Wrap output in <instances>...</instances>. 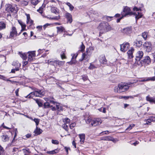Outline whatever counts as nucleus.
Wrapping results in <instances>:
<instances>
[{
    "mask_svg": "<svg viewBox=\"0 0 155 155\" xmlns=\"http://www.w3.org/2000/svg\"><path fill=\"white\" fill-rule=\"evenodd\" d=\"M133 10L134 11H135L134 13L130 12V8L126 6L124 8L123 12H121V15L123 16L126 17L128 15H134L135 16L136 21L142 17L143 15L141 13V9L140 8L134 7L133 8Z\"/></svg>",
    "mask_w": 155,
    "mask_h": 155,
    "instance_id": "1",
    "label": "nucleus"
},
{
    "mask_svg": "<svg viewBox=\"0 0 155 155\" xmlns=\"http://www.w3.org/2000/svg\"><path fill=\"white\" fill-rule=\"evenodd\" d=\"M97 28L102 32H107L113 29L109 25L105 22L101 23L98 26Z\"/></svg>",
    "mask_w": 155,
    "mask_h": 155,
    "instance_id": "2",
    "label": "nucleus"
},
{
    "mask_svg": "<svg viewBox=\"0 0 155 155\" xmlns=\"http://www.w3.org/2000/svg\"><path fill=\"white\" fill-rule=\"evenodd\" d=\"M45 94V92L43 90L37 89L34 91L30 93L25 97L27 98H30L33 97L34 96L41 97L43 96Z\"/></svg>",
    "mask_w": 155,
    "mask_h": 155,
    "instance_id": "3",
    "label": "nucleus"
},
{
    "mask_svg": "<svg viewBox=\"0 0 155 155\" xmlns=\"http://www.w3.org/2000/svg\"><path fill=\"white\" fill-rule=\"evenodd\" d=\"M130 87V85L127 83H121L119 84V87L121 92H124L128 90Z\"/></svg>",
    "mask_w": 155,
    "mask_h": 155,
    "instance_id": "4",
    "label": "nucleus"
},
{
    "mask_svg": "<svg viewBox=\"0 0 155 155\" xmlns=\"http://www.w3.org/2000/svg\"><path fill=\"white\" fill-rule=\"evenodd\" d=\"M18 35L16 28L14 26H12L10 29V38H13L17 36Z\"/></svg>",
    "mask_w": 155,
    "mask_h": 155,
    "instance_id": "5",
    "label": "nucleus"
},
{
    "mask_svg": "<svg viewBox=\"0 0 155 155\" xmlns=\"http://www.w3.org/2000/svg\"><path fill=\"white\" fill-rule=\"evenodd\" d=\"M144 48L147 52H150L152 49L151 44L150 42L146 41L143 44Z\"/></svg>",
    "mask_w": 155,
    "mask_h": 155,
    "instance_id": "6",
    "label": "nucleus"
},
{
    "mask_svg": "<svg viewBox=\"0 0 155 155\" xmlns=\"http://www.w3.org/2000/svg\"><path fill=\"white\" fill-rule=\"evenodd\" d=\"M129 47V44L128 42H124L120 45V50L122 52H125L128 49Z\"/></svg>",
    "mask_w": 155,
    "mask_h": 155,
    "instance_id": "7",
    "label": "nucleus"
},
{
    "mask_svg": "<svg viewBox=\"0 0 155 155\" xmlns=\"http://www.w3.org/2000/svg\"><path fill=\"white\" fill-rule=\"evenodd\" d=\"M28 61L29 62L33 61L34 59V57L35 55V51H30L28 52Z\"/></svg>",
    "mask_w": 155,
    "mask_h": 155,
    "instance_id": "8",
    "label": "nucleus"
},
{
    "mask_svg": "<svg viewBox=\"0 0 155 155\" xmlns=\"http://www.w3.org/2000/svg\"><path fill=\"white\" fill-rule=\"evenodd\" d=\"M28 61L29 62L33 61L34 59V57L35 55V51H30L28 52Z\"/></svg>",
    "mask_w": 155,
    "mask_h": 155,
    "instance_id": "9",
    "label": "nucleus"
},
{
    "mask_svg": "<svg viewBox=\"0 0 155 155\" xmlns=\"http://www.w3.org/2000/svg\"><path fill=\"white\" fill-rule=\"evenodd\" d=\"M102 123L101 120L99 118H97L95 120H93L91 122V125L92 126H96L100 125Z\"/></svg>",
    "mask_w": 155,
    "mask_h": 155,
    "instance_id": "10",
    "label": "nucleus"
},
{
    "mask_svg": "<svg viewBox=\"0 0 155 155\" xmlns=\"http://www.w3.org/2000/svg\"><path fill=\"white\" fill-rule=\"evenodd\" d=\"M99 61L100 63L103 64H107V60L105 56L104 55H101L99 58Z\"/></svg>",
    "mask_w": 155,
    "mask_h": 155,
    "instance_id": "11",
    "label": "nucleus"
},
{
    "mask_svg": "<svg viewBox=\"0 0 155 155\" xmlns=\"http://www.w3.org/2000/svg\"><path fill=\"white\" fill-rule=\"evenodd\" d=\"M143 52L142 51H138L136 53V60H139L143 57Z\"/></svg>",
    "mask_w": 155,
    "mask_h": 155,
    "instance_id": "12",
    "label": "nucleus"
},
{
    "mask_svg": "<svg viewBox=\"0 0 155 155\" xmlns=\"http://www.w3.org/2000/svg\"><path fill=\"white\" fill-rule=\"evenodd\" d=\"M131 27H128L123 28L121 31V32L124 34L128 35L131 33Z\"/></svg>",
    "mask_w": 155,
    "mask_h": 155,
    "instance_id": "13",
    "label": "nucleus"
},
{
    "mask_svg": "<svg viewBox=\"0 0 155 155\" xmlns=\"http://www.w3.org/2000/svg\"><path fill=\"white\" fill-rule=\"evenodd\" d=\"M90 55L84 53L82 56V59H80V61H81L83 60H85L86 61H87L90 57Z\"/></svg>",
    "mask_w": 155,
    "mask_h": 155,
    "instance_id": "14",
    "label": "nucleus"
},
{
    "mask_svg": "<svg viewBox=\"0 0 155 155\" xmlns=\"http://www.w3.org/2000/svg\"><path fill=\"white\" fill-rule=\"evenodd\" d=\"M9 9L11 12L14 13H16L18 10L16 5H11Z\"/></svg>",
    "mask_w": 155,
    "mask_h": 155,
    "instance_id": "15",
    "label": "nucleus"
},
{
    "mask_svg": "<svg viewBox=\"0 0 155 155\" xmlns=\"http://www.w3.org/2000/svg\"><path fill=\"white\" fill-rule=\"evenodd\" d=\"M56 60L53 59H51L48 60L47 63L50 65H52L56 67Z\"/></svg>",
    "mask_w": 155,
    "mask_h": 155,
    "instance_id": "16",
    "label": "nucleus"
},
{
    "mask_svg": "<svg viewBox=\"0 0 155 155\" xmlns=\"http://www.w3.org/2000/svg\"><path fill=\"white\" fill-rule=\"evenodd\" d=\"M65 17L67 19L68 22L71 23L72 21V15L69 13H67L65 14Z\"/></svg>",
    "mask_w": 155,
    "mask_h": 155,
    "instance_id": "17",
    "label": "nucleus"
},
{
    "mask_svg": "<svg viewBox=\"0 0 155 155\" xmlns=\"http://www.w3.org/2000/svg\"><path fill=\"white\" fill-rule=\"evenodd\" d=\"M1 137L2 141L4 142H8L9 140V137L7 134H4Z\"/></svg>",
    "mask_w": 155,
    "mask_h": 155,
    "instance_id": "18",
    "label": "nucleus"
},
{
    "mask_svg": "<svg viewBox=\"0 0 155 155\" xmlns=\"http://www.w3.org/2000/svg\"><path fill=\"white\" fill-rule=\"evenodd\" d=\"M27 16V23L28 24H29L30 26H31L33 24V21L31 19L30 15L29 14H26Z\"/></svg>",
    "mask_w": 155,
    "mask_h": 155,
    "instance_id": "19",
    "label": "nucleus"
},
{
    "mask_svg": "<svg viewBox=\"0 0 155 155\" xmlns=\"http://www.w3.org/2000/svg\"><path fill=\"white\" fill-rule=\"evenodd\" d=\"M142 61V62H143L144 64H149L151 62L150 59L148 56L145 57Z\"/></svg>",
    "mask_w": 155,
    "mask_h": 155,
    "instance_id": "20",
    "label": "nucleus"
},
{
    "mask_svg": "<svg viewBox=\"0 0 155 155\" xmlns=\"http://www.w3.org/2000/svg\"><path fill=\"white\" fill-rule=\"evenodd\" d=\"M146 100L147 101H149L150 103L155 104V98L151 97L149 95L146 97Z\"/></svg>",
    "mask_w": 155,
    "mask_h": 155,
    "instance_id": "21",
    "label": "nucleus"
},
{
    "mask_svg": "<svg viewBox=\"0 0 155 155\" xmlns=\"http://www.w3.org/2000/svg\"><path fill=\"white\" fill-rule=\"evenodd\" d=\"M134 51V49L133 48H131L128 51L127 53L128 57L130 59L132 58L133 57V54Z\"/></svg>",
    "mask_w": 155,
    "mask_h": 155,
    "instance_id": "22",
    "label": "nucleus"
},
{
    "mask_svg": "<svg viewBox=\"0 0 155 155\" xmlns=\"http://www.w3.org/2000/svg\"><path fill=\"white\" fill-rule=\"evenodd\" d=\"M12 65L15 66V68L17 69L16 70H19V68L21 66V64L18 61H14L12 64Z\"/></svg>",
    "mask_w": 155,
    "mask_h": 155,
    "instance_id": "23",
    "label": "nucleus"
},
{
    "mask_svg": "<svg viewBox=\"0 0 155 155\" xmlns=\"http://www.w3.org/2000/svg\"><path fill=\"white\" fill-rule=\"evenodd\" d=\"M79 136L80 139V142L81 143H83L85 140V135L84 134H79Z\"/></svg>",
    "mask_w": 155,
    "mask_h": 155,
    "instance_id": "24",
    "label": "nucleus"
},
{
    "mask_svg": "<svg viewBox=\"0 0 155 155\" xmlns=\"http://www.w3.org/2000/svg\"><path fill=\"white\" fill-rule=\"evenodd\" d=\"M104 140L107 141H111L114 142L116 141L115 139L110 136H106L104 138Z\"/></svg>",
    "mask_w": 155,
    "mask_h": 155,
    "instance_id": "25",
    "label": "nucleus"
},
{
    "mask_svg": "<svg viewBox=\"0 0 155 155\" xmlns=\"http://www.w3.org/2000/svg\"><path fill=\"white\" fill-rule=\"evenodd\" d=\"M142 42L140 40H136L134 42V45L136 46L140 47L142 45Z\"/></svg>",
    "mask_w": 155,
    "mask_h": 155,
    "instance_id": "26",
    "label": "nucleus"
},
{
    "mask_svg": "<svg viewBox=\"0 0 155 155\" xmlns=\"http://www.w3.org/2000/svg\"><path fill=\"white\" fill-rule=\"evenodd\" d=\"M93 50V49L91 47H89L88 48H86V51L85 53L91 55V54L92 51Z\"/></svg>",
    "mask_w": 155,
    "mask_h": 155,
    "instance_id": "27",
    "label": "nucleus"
},
{
    "mask_svg": "<svg viewBox=\"0 0 155 155\" xmlns=\"http://www.w3.org/2000/svg\"><path fill=\"white\" fill-rule=\"evenodd\" d=\"M78 55V54H74L72 57L71 59V61L68 62L69 64H72L75 63L76 61L75 59Z\"/></svg>",
    "mask_w": 155,
    "mask_h": 155,
    "instance_id": "28",
    "label": "nucleus"
},
{
    "mask_svg": "<svg viewBox=\"0 0 155 155\" xmlns=\"http://www.w3.org/2000/svg\"><path fill=\"white\" fill-rule=\"evenodd\" d=\"M143 63L142 62V60L141 61H140V60H136L135 64L137 67H141L143 66Z\"/></svg>",
    "mask_w": 155,
    "mask_h": 155,
    "instance_id": "29",
    "label": "nucleus"
},
{
    "mask_svg": "<svg viewBox=\"0 0 155 155\" xmlns=\"http://www.w3.org/2000/svg\"><path fill=\"white\" fill-rule=\"evenodd\" d=\"M64 61H61L56 60V67L57 66H58L59 67L62 66L64 64Z\"/></svg>",
    "mask_w": 155,
    "mask_h": 155,
    "instance_id": "30",
    "label": "nucleus"
},
{
    "mask_svg": "<svg viewBox=\"0 0 155 155\" xmlns=\"http://www.w3.org/2000/svg\"><path fill=\"white\" fill-rule=\"evenodd\" d=\"M42 132V130L38 128L37 126H36V128L34 131L35 134L37 135H39Z\"/></svg>",
    "mask_w": 155,
    "mask_h": 155,
    "instance_id": "31",
    "label": "nucleus"
},
{
    "mask_svg": "<svg viewBox=\"0 0 155 155\" xmlns=\"http://www.w3.org/2000/svg\"><path fill=\"white\" fill-rule=\"evenodd\" d=\"M0 79H2L4 81H9L12 83H13V82H14V81H12L10 80L7 79L4 76H3L1 74H0Z\"/></svg>",
    "mask_w": 155,
    "mask_h": 155,
    "instance_id": "32",
    "label": "nucleus"
},
{
    "mask_svg": "<svg viewBox=\"0 0 155 155\" xmlns=\"http://www.w3.org/2000/svg\"><path fill=\"white\" fill-rule=\"evenodd\" d=\"M6 27V25L4 22H0V30L4 29Z\"/></svg>",
    "mask_w": 155,
    "mask_h": 155,
    "instance_id": "33",
    "label": "nucleus"
},
{
    "mask_svg": "<svg viewBox=\"0 0 155 155\" xmlns=\"http://www.w3.org/2000/svg\"><path fill=\"white\" fill-rule=\"evenodd\" d=\"M58 152L59 150H58V149H55L52 151H48L47 153L49 154H53L58 153Z\"/></svg>",
    "mask_w": 155,
    "mask_h": 155,
    "instance_id": "34",
    "label": "nucleus"
},
{
    "mask_svg": "<svg viewBox=\"0 0 155 155\" xmlns=\"http://www.w3.org/2000/svg\"><path fill=\"white\" fill-rule=\"evenodd\" d=\"M56 28L58 32H61L64 30V28L62 26L57 27Z\"/></svg>",
    "mask_w": 155,
    "mask_h": 155,
    "instance_id": "35",
    "label": "nucleus"
},
{
    "mask_svg": "<svg viewBox=\"0 0 155 155\" xmlns=\"http://www.w3.org/2000/svg\"><path fill=\"white\" fill-rule=\"evenodd\" d=\"M18 54L20 55V57L24 60H25L26 59V55L25 53H23L22 52H19Z\"/></svg>",
    "mask_w": 155,
    "mask_h": 155,
    "instance_id": "36",
    "label": "nucleus"
},
{
    "mask_svg": "<svg viewBox=\"0 0 155 155\" xmlns=\"http://www.w3.org/2000/svg\"><path fill=\"white\" fill-rule=\"evenodd\" d=\"M146 79L147 80V81H155V76L146 77Z\"/></svg>",
    "mask_w": 155,
    "mask_h": 155,
    "instance_id": "37",
    "label": "nucleus"
},
{
    "mask_svg": "<svg viewBox=\"0 0 155 155\" xmlns=\"http://www.w3.org/2000/svg\"><path fill=\"white\" fill-rule=\"evenodd\" d=\"M41 0H31V3L34 5H36Z\"/></svg>",
    "mask_w": 155,
    "mask_h": 155,
    "instance_id": "38",
    "label": "nucleus"
},
{
    "mask_svg": "<svg viewBox=\"0 0 155 155\" xmlns=\"http://www.w3.org/2000/svg\"><path fill=\"white\" fill-rule=\"evenodd\" d=\"M148 33L147 32H144L142 34V37L144 38V40H146L147 37Z\"/></svg>",
    "mask_w": 155,
    "mask_h": 155,
    "instance_id": "39",
    "label": "nucleus"
},
{
    "mask_svg": "<svg viewBox=\"0 0 155 155\" xmlns=\"http://www.w3.org/2000/svg\"><path fill=\"white\" fill-rule=\"evenodd\" d=\"M146 77L139 78L137 80V82H145L147 81Z\"/></svg>",
    "mask_w": 155,
    "mask_h": 155,
    "instance_id": "40",
    "label": "nucleus"
},
{
    "mask_svg": "<svg viewBox=\"0 0 155 155\" xmlns=\"http://www.w3.org/2000/svg\"><path fill=\"white\" fill-rule=\"evenodd\" d=\"M70 120L68 118H65L63 119V121L64 123V124H67L69 123L70 122Z\"/></svg>",
    "mask_w": 155,
    "mask_h": 155,
    "instance_id": "41",
    "label": "nucleus"
},
{
    "mask_svg": "<svg viewBox=\"0 0 155 155\" xmlns=\"http://www.w3.org/2000/svg\"><path fill=\"white\" fill-rule=\"evenodd\" d=\"M66 5L69 6V9L71 11H72L73 10L74 8V7L71 5L69 2H67L66 3Z\"/></svg>",
    "mask_w": 155,
    "mask_h": 155,
    "instance_id": "42",
    "label": "nucleus"
},
{
    "mask_svg": "<svg viewBox=\"0 0 155 155\" xmlns=\"http://www.w3.org/2000/svg\"><path fill=\"white\" fill-rule=\"evenodd\" d=\"M44 108H48L50 107H51V106H50V104L48 102H46L45 103L44 105Z\"/></svg>",
    "mask_w": 155,
    "mask_h": 155,
    "instance_id": "43",
    "label": "nucleus"
},
{
    "mask_svg": "<svg viewBox=\"0 0 155 155\" xmlns=\"http://www.w3.org/2000/svg\"><path fill=\"white\" fill-rule=\"evenodd\" d=\"M56 107L57 110L58 111H60L61 110H63V108L59 104H57L56 105Z\"/></svg>",
    "mask_w": 155,
    "mask_h": 155,
    "instance_id": "44",
    "label": "nucleus"
},
{
    "mask_svg": "<svg viewBox=\"0 0 155 155\" xmlns=\"http://www.w3.org/2000/svg\"><path fill=\"white\" fill-rule=\"evenodd\" d=\"M81 44H82L81 45V46L80 47L79 51H84V50L85 49V46L84 45V44L82 42L81 43Z\"/></svg>",
    "mask_w": 155,
    "mask_h": 155,
    "instance_id": "45",
    "label": "nucleus"
},
{
    "mask_svg": "<svg viewBox=\"0 0 155 155\" xmlns=\"http://www.w3.org/2000/svg\"><path fill=\"white\" fill-rule=\"evenodd\" d=\"M114 91L115 92L117 93H121V92L120 91V90H119V84L118 85V86H115L114 88Z\"/></svg>",
    "mask_w": 155,
    "mask_h": 155,
    "instance_id": "46",
    "label": "nucleus"
},
{
    "mask_svg": "<svg viewBox=\"0 0 155 155\" xmlns=\"http://www.w3.org/2000/svg\"><path fill=\"white\" fill-rule=\"evenodd\" d=\"M51 10L52 12L55 14L57 12V8L55 7H51Z\"/></svg>",
    "mask_w": 155,
    "mask_h": 155,
    "instance_id": "47",
    "label": "nucleus"
},
{
    "mask_svg": "<svg viewBox=\"0 0 155 155\" xmlns=\"http://www.w3.org/2000/svg\"><path fill=\"white\" fill-rule=\"evenodd\" d=\"M33 121L35 123L36 126H37L39 124L40 120L38 118H35L33 119Z\"/></svg>",
    "mask_w": 155,
    "mask_h": 155,
    "instance_id": "48",
    "label": "nucleus"
},
{
    "mask_svg": "<svg viewBox=\"0 0 155 155\" xmlns=\"http://www.w3.org/2000/svg\"><path fill=\"white\" fill-rule=\"evenodd\" d=\"M62 127L66 131L68 132V127L67 125L65 124H63L62 125Z\"/></svg>",
    "mask_w": 155,
    "mask_h": 155,
    "instance_id": "49",
    "label": "nucleus"
},
{
    "mask_svg": "<svg viewBox=\"0 0 155 155\" xmlns=\"http://www.w3.org/2000/svg\"><path fill=\"white\" fill-rule=\"evenodd\" d=\"M22 4H23L24 5H27L28 2L29 1V0H22Z\"/></svg>",
    "mask_w": 155,
    "mask_h": 155,
    "instance_id": "50",
    "label": "nucleus"
},
{
    "mask_svg": "<svg viewBox=\"0 0 155 155\" xmlns=\"http://www.w3.org/2000/svg\"><path fill=\"white\" fill-rule=\"evenodd\" d=\"M18 23L21 25L22 29L25 28L26 26L21 21H18Z\"/></svg>",
    "mask_w": 155,
    "mask_h": 155,
    "instance_id": "51",
    "label": "nucleus"
},
{
    "mask_svg": "<svg viewBox=\"0 0 155 155\" xmlns=\"http://www.w3.org/2000/svg\"><path fill=\"white\" fill-rule=\"evenodd\" d=\"M135 125L134 124H131L126 129V130H130Z\"/></svg>",
    "mask_w": 155,
    "mask_h": 155,
    "instance_id": "52",
    "label": "nucleus"
},
{
    "mask_svg": "<svg viewBox=\"0 0 155 155\" xmlns=\"http://www.w3.org/2000/svg\"><path fill=\"white\" fill-rule=\"evenodd\" d=\"M36 103L38 104L39 107H41L42 106L43 104L41 102L39 101L38 100H36Z\"/></svg>",
    "mask_w": 155,
    "mask_h": 155,
    "instance_id": "53",
    "label": "nucleus"
},
{
    "mask_svg": "<svg viewBox=\"0 0 155 155\" xmlns=\"http://www.w3.org/2000/svg\"><path fill=\"white\" fill-rule=\"evenodd\" d=\"M51 142L53 144H54L58 145L59 144V141L57 140H52Z\"/></svg>",
    "mask_w": 155,
    "mask_h": 155,
    "instance_id": "54",
    "label": "nucleus"
},
{
    "mask_svg": "<svg viewBox=\"0 0 155 155\" xmlns=\"http://www.w3.org/2000/svg\"><path fill=\"white\" fill-rule=\"evenodd\" d=\"M61 58L62 59H65L66 57L65 55V54L64 52H62L61 54Z\"/></svg>",
    "mask_w": 155,
    "mask_h": 155,
    "instance_id": "55",
    "label": "nucleus"
},
{
    "mask_svg": "<svg viewBox=\"0 0 155 155\" xmlns=\"http://www.w3.org/2000/svg\"><path fill=\"white\" fill-rule=\"evenodd\" d=\"M105 18L107 21H110L111 20V19L113 18V17L106 16H105Z\"/></svg>",
    "mask_w": 155,
    "mask_h": 155,
    "instance_id": "56",
    "label": "nucleus"
},
{
    "mask_svg": "<svg viewBox=\"0 0 155 155\" xmlns=\"http://www.w3.org/2000/svg\"><path fill=\"white\" fill-rule=\"evenodd\" d=\"M4 151L3 148L1 146H0V155L2 154Z\"/></svg>",
    "mask_w": 155,
    "mask_h": 155,
    "instance_id": "57",
    "label": "nucleus"
},
{
    "mask_svg": "<svg viewBox=\"0 0 155 155\" xmlns=\"http://www.w3.org/2000/svg\"><path fill=\"white\" fill-rule=\"evenodd\" d=\"M95 68V66L93 64H92L91 63L90 64V65L89 67L88 68L90 70H93Z\"/></svg>",
    "mask_w": 155,
    "mask_h": 155,
    "instance_id": "58",
    "label": "nucleus"
},
{
    "mask_svg": "<svg viewBox=\"0 0 155 155\" xmlns=\"http://www.w3.org/2000/svg\"><path fill=\"white\" fill-rule=\"evenodd\" d=\"M75 126L76 124L75 123H72L70 125V128L72 129Z\"/></svg>",
    "mask_w": 155,
    "mask_h": 155,
    "instance_id": "59",
    "label": "nucleus"
},
{
    "mask_svg": "<svg viewBox=\"0 0 155 155\" xmlns=\"http://www.w3.org/2000/svg\"><path fill=\"white\" fill-rule=\"evenodd\" d=\"M82 77V79L84 81H85L88 79L87 76L86 75H83Z\"/></svg>",
    "mask_w": 155,
    "mask_h": 155,
    "instance_id": "60",
    "label": "nucleus"
},
{
    "mask_svg": "<svg viewBox=\"0 0 155 155\" xmlns=\"http://www.w3.org/2000/svg\"><path fill=\"white\" fill-rule=\"evenodd\" d=\"M132 97L133 98V97H128V96H120L119 97V98L120 99H122V98H124L126 99H128L129 97Z\"/></svg>",
    "mask_w": 155,
    "mask_h": 155,
    "instance_id": "61",
    "label": "nucleus"
},
{
    "mask_svg": "<svg viewBox=\"0 0 155 155\" xmlns=\"http://www.w3.org/2000/svg\"><path fill=\"white\" fill-rule=\"evenodd\" d=\"M92 121L90 117H89L87 120H86V122L87 124L91 123Z\"/></svg>",
    "mask_w": 155,
    "mask_h": 155,
    "instance_id": "62",
    "label": "nucleus"
},
{
    "mask_svg": "<svg viewBox=\"0 0 155 155\" xmlns=\"http://www.w3.org/2000/svg\"><path fill=\"white\" fill-rule=\"evenodd\" d=\"M109 131L108 130H106V131H103V132H101L100 133V134H109Z\"/></svg>",
    "mask_w": 155,
    "mask_h": 155,
    "instance_id": "63",
    "label": "nucleus"
},
{
    "mask_svg": "<svg viewBox=\"0 0 155 155\" xmlns=\"http://www.w3.org/2000/svg\"><path fill=\"white\" fill-rule=\"evenodd\" d=\"M2 127L4 128L7 129H10L11 128L8 127L4 125V123H3L2 124Z\"/></svg>",
    "mask_w": 155,
    "mask_h": 155,
    "instance_id": "64",
    "label": "nucleus"
}]
</instances>
